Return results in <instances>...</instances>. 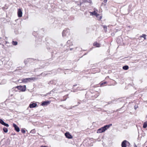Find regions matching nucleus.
Wrapping results in <instances>:
<instances>
[{
  "label": "nucleus",
  "mask_w": 147,
  "mask_h": 147,
  "mask_svg": "<svg viewBox=\"0 0 147 147\" xmlns=\"http://www.w3.org/2000/svg\"><path fill=\"white\" fill-rule=\"evenodd\" d=\"M110 125H106L98 129L97 131V133H102L104 132L110 127Z\"/></svg>",
  "instance_id": "f257e3e1"
},
{
  "label": "nucleus",
  "mask_w": 147,
  "mask_h": 147,
  "mask_svg": "<svg viewBox=\"0 0 147 147\" xmlns=\"http://www.w3.org/2000/svg\"><path fill=\"white\" fill-rule=\"evenodd\" d=\"M16 88L22 92H24L26 90V85L17 86L16 87Z\"/></svg>",
  "instance_id": "f03ea898"
},
{
  "label": "nucleus",
  "mask_w": 147,
  "mask_h": 147,
  "mask_svg": "<svg viewBox=\"0 0 147 147\" xmlns=\"http://www.w3.org/2000/svg\"><path fill=\"white\" fill-rule=\"evenodd\" d=\"M130 145V143L126 140L123 141L121 144L122 147H127V146L129 147Z\"/></svg>",
  "instance_id": "7ed1b4c3"
},
{
  "label": "nucleus",
  "mask_w": 147,
  "mask_h": 147,
  "mask_svg": "<svg viewBox=\"0 0 147 147\" xmlns=\"http://www.w3.org/2000/svg\"><path fill=\"white\" fill-rule=\"evenodd\" d=\"M50 102L51 101H45L42 102L41 105L42 106H47L49 105L50 103Z\"/></svg>",
  "instance_id": "20e7f679"
},
{
  "label": "nucleus",
  "mask_w": 147,
  "mask_h": 147,
  "mask_svg": "<svg viewBox=\"0 0 147 147\" xmlns=\"http://www.w3.org/2000/svg\"><path fill=\"white\" fill-rule=\"evenodd\" d=\"M65 136L68 139H72L73 138V136L69 132H67L65 133Z\"/></svg>",
  "instance_id": "39448f33"
},
{
  "label": "nucleus",
  "mask_w": 147,
  "mask_h": 147,
  "mask_svg": "<svg viewBox=\"0 0 147 147\" xmlns=\"http://www.w3.org/2000/svg\"><path fill=\"white\" fill-rule=\"evenodd\" d=\"M97 10L96 11H94L92 12H90V13L91 15H95L97 18H98V16H99V15L97 13Z\"/></svg>",
  "instance_id": "423d86ee"
},
{
  "label": "nucleus",
  "mask_w": 147,
  "mask_h": 147,
  "mask_svg": "<svg viewBox=\"0 0 147 147\" xmlns=\"http://www.w3.org/2000/svg\"><path fill=\"white\" fill-rule=\"evenodd\" d=\"M22 10L20 9H18V15L19 17L20 18L22 16Z\"/></svg>",
  "instance_id": "0eeeda50"
},
{
  "label": "nucleus",
  "mask_w": 147,
  "mask_h": 147,
  "mask_svg": "<svg viewBox=\"0 0 147 147\" xmlns=\"http://www.w3.org/2000/svg\"><path fill=\"white\" fill-rule=\"evenodd\" d=\"M13 126L14 128V129L17 132H19L20 131V128L15 123H13Z\"/></svg>",
  "instance_id": "6e6552de"
},
{
  "label": "nucleus",
  "mask_w": 147,
  "mask_h": 147,
  "mask_svg": "<svg viewBox=\"0 0 147 147\" xmlns=\"http://www.w3.org/2000/svg\"><path fill=\"white\" fill-rule=\"evenodd\" d=\"M37 106V104L36 103H32L30 104L29 107L30 108H32L36 107Z\"/></svg>",
  "instance_id": "1a4fd4ad"
},
{
  "label": "nucleus",
  "mask_w": 147,
  "mask_h": 147,
  "mask_svg": "<svg viewBox=\"0 0 147 147\" xmlns=\"http://www.w3.org/2000/svg\"><path fill=\"white\" fill-rule=\"evenodd\" d=\"M93 46L96 47H100V45L97 42H95L93 43Z\"/></svg>",
  "instance_id": "9d476101"
},
{
  "label": "nucleus",
  "mask_w": 147,
  "mask_h": 147,
  "mask_svg": "<svg viewBox=\"0 0 147 147\" xmlns=\"http://www.w3.org/2000/svg\"><path fill=\"white\" fill-rule=\"evenodd\" d=\"M27 82H30L31 80H34L37 79L35 78H26Z\"/></svg>",
  "instance_id": "9b49d317"
},
{
  "label": "nucleus",
  "mask_w": 147,
  "mask_h": 147,
  "mask_svg": "<svg viewBox=\"0 0 147 147\" xmlns=\"http://www.w3.org/2000/svg\"><path fill=\"white\" fill-rule=\"evenodd\" d=\"M68 32V30L65 29L63 30L62 32V34L63 36H65L67 33Z\"/></svg>",
  "instance_id": "f8f14e48"
},
{
  "label": "nucleus",
  "mask_w": 147,
  "mask_h": 147,
  "mask_svg": "<svg viewBox=\"0 0 147 147\" xmlns=\"http://www.w3.org/2000/svg\"><path fill=\"white\" fill-rule=\"evenodd\" d=\"M107 84V82H101L99 83V85L100 86H103Z\"/></svg>",
  "instance_id": "ddd939ff"
},
{
  "label": "nucleus",
  "mask_w": 147,
  "mask_h": 147,
  "mask_svg": "<svg viewBox=\"0 0 147 147\" xmlns=\"http://www.w3.org/2000/svg\"><path fill=\"white\" fill-rule=\"evenodd\" d=\"M129 67L127 65H125L123 67V69L125 70H127L129 69Z\"/></svg>",
  "instance_id": "4468645a"
},
{
  "label": "nucleus",
  "mask_w": 147,
  "mask_h": 147,
  "mask_svg": "<svg viewBox=\"0 0 147 147\" xmlns=\"http://www.w3.org/2000/svg\"><path fill=\"white\" fill-rule=\"evenodd\" d=\"M147 127V121L145 122L143 125V128H145Z\"/></svg>",
  "instance_id": "2eb2a0df"
},
{
  "label": "nucleus",
  "mask_w": 147,
  "mask_h": 147,
  "mask_svg": "<svg viewBox=\"0 0 147 147\" xmlns=\"http://www.w3.org/2000/svg\"><path fill=\"white\" fill-rule=\"evenodd\" d=\"M146 35L145 34H143L142 35L140 36V38L143 37L144 40L146 39Z\"/></svg>",
  "instance_id": "dca6fc26"
},
{
  "label": "nucleus",
  "mask_w": 147,
  "mask_h": 147,
  "mask_svg": "<svg viewBox=\"0 0 147 147\" xmlns=\"http://www.w3.org/2000/svg\"><path fill=\"white\" fill-rule=\"evenodd\" d=\"M12 44L14 45H17L18 44V42L17 41H12Z\"/></svg>",
  "instance_id": "f3484780"
},
{
  "label": "nucleus",
  "mask_w": 147,
  "mask_h": 147,
  "mask_svg": "<svg viewBox=\"0 0 147 147\" xmlns=\"http://www.w3.org/2000/svg\"><path fill=\"white\" fill-rule=\"evenodd\" d=\"M22 82L24 83H26L28 82L26 78L23 79L22 80Z\"/></svg>",
  "instance_id": "a211bd4d"
},
{
  "label": "nucleus",
  "mask_w": 147,
  "mask_h": 147,
  "mask_svg": "<svg viewBox=\"0 0 147 147\" xmlns=\"http://www.w3.org/2000/svg\"><path fill=\"white\" fill-rule=\"evenodd\" d=\"M3 130L4 131L5 133H7L8 132V129L6 127H4L3 128Z\"/></svg>",
  "instance_id": "6ab92c4d"
},
{
  "label": "nucleus",
  "mask_w": 147,
  "mask_h": 147,
  "mask_svg": "<svg viewBox=\"0 0 147 147\" xmlns=\"http://www.w3.org/2000/svg\"><path fill=\"white\" fill-rule=\"evenodd\" d=\"M102 16H101L99 17V16H98V18H97V20L99 21L100 20L102 19Z\"/></svg>",
  "instance_id": "aec40b11"
},
{
  "label": "nucleus",
  "mask_w": 147,
  "mask_h": 147,
  "mask_svg": "<svg viewBox=\"0 0 147 147\" xmlns=\"http://www.w3.org/2000/svg\"><path fill=\"white\" fill-rule=\"evenodd\" d=\"M21 131L23 134H25L26 132L25 130L24 129H21Z\"/></svg>",
  "instance_id": "412c9836"
},
{
  "label": "nucleus",
  "mask_w": 147,
  "mask_h": 147,
  "mask_svg": "<svg viewBox=\"0 0 147 147\" xmlns=\"http://www.w3.org/2000/svg\"><path fill=\"white\" fill-rule=\"evenodd\" d=\"M4 122L1 119H0V123L2 125H3Z\"/></svg>",
  "instance_id": "4be33fe9"
},
{
  "label": "nucleus",
  "mask_w": 147,
  "mask_h": 147,
  "mask_svg": "<svg viewBox=\"0 0 147 147\" xmlns=\"http://www.w3.org/2000/svg\"><path fill=\"white\" fill-rule=\"evenodd\" d=\"M3 125H4V126H5L7 127H8L9 126V125L8 124H7V123H6L5 122L4 123H3Z\"/></svg>",
  "instance_id": "5701e85b"
},
{
  "label": "nucleus",
  "mask_w": 147,
  "mask_h": 147,
  "mask_svg": "<svg viewBox=\"0 0 147 147\" xmlns=\"http://www.w3.org/2000/svg\"><path fill=\"white\" fill-rule=\"evenodd\" d=\"M103 27L104 28V29H105L106 30H107V27L106 26H103Z\"/></svg>",
  "instance_id": "b1692460"
},
{
  "label": "nucleus",
  "mask_w": 147,
  "mask_h": 147,
  "mask_svg": "<svg viewBox=\"0 0 147 147\" xmlns=\"http://www.w3.org/2000/svg\"><path fill=\"white\" fill-rule=\"evenodd\" d=\"M70 42V40H69L67 41V44H68Z\"/></svg>",
  "instance_id": "393cba45"
},
{
  "label": "nucleus",
  "mask_w": 147,
  "mask_h": 147,
  "mask_svg": "<svg viewBox=\"0 0 147 147\" xmlns=\"http://www.w3.org/2000/svg\"><path fill=\"white\" fill-rule=\"evenodd\" d=\"M134 147H137V146L136 145H135Z\"/></svg>",
  "instance_id": "a878e982"
},
{
  "label": "nucleus",
  "mask_w": 147,
  "mask_h": 147,
  "mask_svg": "<svg viewBox=\"0 0 147 147\" xmlns=\"http://www.w3.org/2000/svg\"><path fill=\"white\" fill-rule=\"evenodd\" d=\"M137 108V107H135V108H135V109H136Z\"/></svg>",
  "instance_id": "bb28decb"
},
{
  "label": "nucleus",
  "mask_w": 147,
  "mask_h": 147,
  "mask_svg": "<svg viewBox=\"0 0 147 147\" xmlns=\"http://www.w3.org/2000/svg\"><path fill=\"white\" fill-rule=\"evenodd\" d=\"M146 147H147V146Z\"/></svg>",
  "instance_id": "cd10ccee"
}]
</instances>
